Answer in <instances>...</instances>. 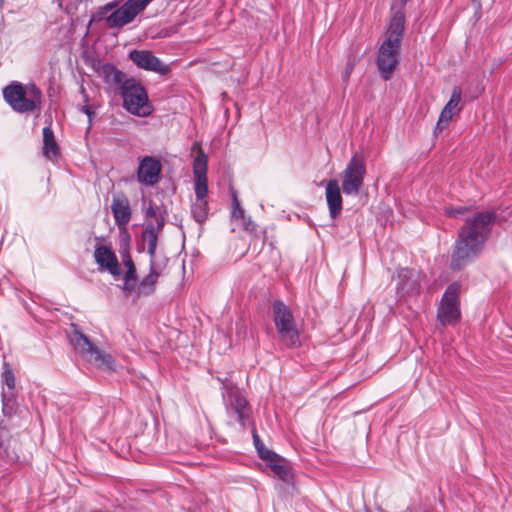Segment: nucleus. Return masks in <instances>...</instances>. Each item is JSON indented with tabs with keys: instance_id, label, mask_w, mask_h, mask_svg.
<instances>
[{
	"instance_id": "36",
	"label": "nucleus",
	"mask_w": 512,
	"mask_h": 512,
	"mask_svg": "<svg viewBox=\"0 0 512 512\" xmlns=\"http://www.w3.org/2000/svg\"><path fill=\"white\" fill-rule=\"evenodd\" d=\"M242 220H243L242 226L246 231L255 230L256 225L254 224V222L251 220L250 217H248V218L245 217V219H242Z\"/></svg>"
},
{
	"instance_id": "28",
	"label": "nucleus",
	"mask_w": 512,
	"mask_h": 512,
	"mask_svg": "<svg viewBox=\"0 0 512 512\" xmlns=\"http://www.w3.org/2000/svg\"><path fill=\"white\" fill-rule=\"evenodd\" d=\"M4 366L5 370L2 373V380L9 390H13L15 388L14 373L7 363H4Z\"/></svg>"
},
{
	"instance_id": "7",
	"label": "nucleus",
	"mask_w": 512,
	"mask_h": 512,
	"mask_svg": "<svg viewBox=\"0 0 512 512\" xmlns=\"http://www.w3.org/2000/svg\"><path fill=\"white\" fill-rule=\"evenodd\" d=\"M273 316L281 341L288 347L299 343V333L290 308L280 300L273 303Z\"/></svg>"
},
{
	"instance_id": "30",
	"label": "nucleus",
	"mask_w": 512,
	"mask_h": 512,
	"mask_svg": "<svg viewBox=\"0 0 512 512\" xmlns=\"http://www.w3.org/2000/svg\"><path fill=\"white\" fill-rule=\"evenodd\" d=\"M232 217L235 219H245V212L243 208L240 206L236 195H233V209H232Z\"/></svg>"
},
{
	"instance_id": "9",
	"label": "nucleus",
	"mask_w": 512,
	"mask_h": 512,
	"mask_svg": "<svg viewBox=\"0 0 512 512\" xmlns=\"http://www.w3.org/2000/svg\"><path fill=\"white\" fill-rule=\"evenodd\" d=\"M366 175V161L361 153H355L342 172V190L345 195L359 194Z\"/></svg>"
},
{
	"instance_id": "31",
	"label": "nucleus",
	"mask_w": 512,
	"mask_h": 512,
	"mask_svg": "<svg viewBox=\"0 0 512 512\" xmlns=\"http://www.w3.org/2000/svg\"><path fill=\"white\" fill-rule=\"evenodd\" d=\"M469 211V208L466 206H458V207H447L445 208V213L449 217H458L462 214H465Z\"/></svg>"
},
{
	"instance_id": "35",
	"label": "nucleus",
	"mask_w": 512,
	"mask_h": 512,
	"mask_svg": "<svg viewBox=\"0 0 512 512\" xmlns=\"http://www.w3.org/2000/svg\"><path fill=\"white\" fill-rule=\"evenodd\" d=\"M279 455L276 454L274 451L268 449L265 451V454H263L260 458L267 463L269 466L270 464L274 463L275 461H279Z\"/></svg>"
},
{
	"instance_id": "33",
	"label": "nucleus",
	"mask_w": 512,
	"mask_h": 512,
	"mask_svg": "<svg viewBox=\"0 0 512 512\" xmlns=\"http://www.w3.org/2000/svg\"><path fill=\"white\" fill-rule=\"evenodd\" d=\"M8 437V431L5 427H0V459L7 455L5 440Z\"/></svg>"
},
{
	"instance_id": "5",
	"label": "nucleus",
	"mask_w": 512,
	"mask_h": 512,
	"mask_svg": "<svg viewBox=\"0 0 512 512\" xmlns=\"http://www.w3.org/2000/svg\"><path fill=\"white\" fill-rule=\"evenodd\" d=\"M70 342L87 362L108 371L116 370L115 359L112 355L100 350L83 333L74 331L70 337Z\"/></svg>"
},
{
	"instance_id": "20",
	"label": "nucleus",
	"mask_w": 512,
	"mask_h": 512,
	"mask_svg": "<svg viewBox=\"0 0 512 512\" xmlns=\"http://www.w3.org/2000/svg\"><path fill=\"white\" fill-rule=\"evenodd\" d=\"M136 14L124 2L122 6L115 9L109 16L106 17V23L110 28H121L131 23Z\"/></svg>"
},
{
	"instance_id": "24",
	"label": "nucleus",
	"mask_w": 512,
	"mask_h": 512,
	"mask_svg": "<svg viewBox=\"0 0 512 512\" xmlns=\"http://www.w3.org/2000/svg\"><path fill=\"white\" fill-rule=\"evenodd\" d=\"M159 276L149 272L138 284L136 288V296H148L151 295L155 291L156 284L158 282Z\"/></svg>"
},
{
	"instance_id": "8",
	"label": "nucleus",
	"mask_w": 512,
	"mask_h": 512,
	"mask_svg": "<svg viewBox=\"0 0 512 512\" xmlns=\"http://www.w3.org/2000/svg\"><path fill=\"white\" fill-rule=\"evenodd\" d=\"M459 282L451 283L442 295L437 308V320L442 326L455 325L461 317Z\"/></svg>"
},
{
	"instance_id": "41",
	"label": "nucleus",
	"mask_w": 512,
	"mask_h": 512,
	"mask_svg": "<svg viewBox=\"0 0 512 512\" xmlns=\"http://www.w3.org/2000/svg\"><path fill=\"white\" fill-rule=\"evenodd\" d=\"M117 5L118 4L116 2H112V3H108L105 8L106 9H112V8L117 7Z\"/></svg>"
},
{
	"instance_id": "29",
	"label": "nucleus",
	"mask_w": 512,
	"mask_h": 512,
	"mask_svg": "<svg viewBox=\"0 0 512 512\" xmlns=\"http://www.w3.org/2000/svg\"><path fill=\"white\" fill-rule=\"evenodd\" d=\"M136 280H137V278L129 279L127 277H124V283H123L121 289L123 290V292L126 295H129L132 292L136 293V288L138 286V285H136Z\"/></svg>"
},
{
	"instance_id": "11",
	"label": "nucleus",
	"mask_w": 512,
	"mask_h": 512,
	"mask_svg": "<svg viewBox=\"0 0 512 512\" xmlns=\"http://www.w3.org/2000/svg\"><path fill=\"white\" fill-rule=\"evenodd\" d=\"M166 215L167 211L162 205H156L151 201L145 209L146 223L141 234V240L142 242H149L151 248H153L154 241L158 240L159 234L165 225Z\"/></svg>"
},
{
	"instance_id": "18",
	"label": "nucleus",
	"mask_w": 512,
	"mask_h": 512,
	"mask_svg": "<svg viewBox=\"0 0 512 512\" xmlns=\"http://www.w3.org/2000/svg\"><path fill=\"white\" fill-rule=\"evenodd\" d=\"M111 211L118 228L120 230H125L132 216L131 206L127 196L124 194L113 196Z\"/></svg>"
},
{
	"instance_id": "16",
	"label": "nucleus",
	"mask_w": 512,
	"mask_h": 512,
	"mask_svg": "<svg viewBox=\"0 0 512 512\" xmlns=\"http://www.w3.org/2000/svg\"><path fill=\"white\" fill-rule=\"evenodd\" d=\"M462 96V90L459 86H455L452 90L451 97L449 101L446 103L444 108L442 109L439 119L436 123V127L434 130V134L442 132L449 125L450 120L452 119L455 113H458L460 108V101Z\"/></svg>"
},
{
	"instance_id": "26",
	"label": "nucleus",
	"mask_w": 512,
	"mask_h": 512,
	"mask_svg": "<svg viewBox=\"0 0 512 512\" xmlns=\"http://www.w3.org/2000/svg\"><path fill=\"white\" fill-rule=\"evenodd\" d=\"M192 215L198 223H202L206 220L208 215V203L207 200H196L192 205Z\"/></svg>"
},
{
	"instance_id": "14",
	"label": "nucleus",
	"mask_w": 512,
	"mask_h": 512,
	"mask_svg": "<svg viewBox=\"0 0 512 512\" xmlns=\"http://www.w3.org/2000/svg\"><path fill=\"white\" fill-rule=\"evenodd\" d=\"M162 165L161 162L152 156L144 157L137 169V180L146 186H154L160 181Z\"/></svg>"
},
{
	"instance_id": "15",
	"label": "nucleus",
	"mask_w": 512,
	"mask_h": 512,
	"mask_svg": "<svg viewBox=\"0 0 512 512\" xmlns=\"http://www.w3.org/2000/svg\"><path fill=\"white\" fill-rule=\"evenodd\" d=\"M94 259L100 269L108 271L114 278L122 275V269L114 251L105 245H97Z\"/></svg>"
},
{
	"instance_id": "40",
	"label": "nucleus",
	"mask_w": 512,
	"mask_h": 512,
	"mask_svg": "<svg viewBox=\"0 0 512 512\" xmlns=\"http://www.w3.org/2000/svg\"><path fill=\"white\" fill-rule=\"evenodd\" d=\"M268 448L265 447L264 444H261L259 447H257V452L259 457H261L263 454H265V451H267Z\"/></svg>"
},
{
	"instance_id": "4",
	"label": "nucleus",
	"mask_w": 512,
	"mask_h": 512,
	"mask_svg": "<svg viewBox=\"0 0 512 512\" xmlns=\"http://www.w3.org/2000/svg\"><path fill=\"white\" fill-rule=\"evenodd\" d=\"M3 98L14 112L20 114L37 113L42 108V91L33 83L17 81L3 88Z\"/></svg>"
},
{
	"instance_id": "27",
	"label": "nucleus",
	"mask_w": 512,
	"mask_h": 512,
	"mask_svg": "<svg viewBox=\"0 0 512 512\" xmlns=\"http://www.w3.org/2000/svg\"><path fill=\"white\" fill-rule=\"evenodd\" d=\"M153 0H127L125 3L136 14H140Z\"/></svg>"
},
{
	"instance_id": "13",
	"label": "nucleus",
	"mask_w": 512,
	"mask_h": 512,
	"mask_svg": "<svg viewBox=\"0 0 512 512\" xmlns=\"http://www.w3.org/2000/svg\"><path fill=\"white\" fill-rule=\"evenodd\" d=\"M207 156L200 150L193 161L194 192L196 200H206L208 195Z\"/></svg>"
},
{
	"instance_id": "2",
	"label": "nucleus",
	"mask_w": 512,
	"mask_h": 512,
	"mask_svg": "<svg viewBox=\"0 0 512 512\" xmlns=\"http://www.w3.org/2000/svg\"><path fill=\"white\" fill-rule=\"evenodd\" d=\"M495 214L483 211L465 219L454 242L451 253V268L460 270L474 262L488 240Z\"/></svg>"
},
{
	"instance_id": "23",
	"label": "nucleus",
	"mask_w": 512,
	"mask_h": 512,
	"mask_svg": "<svg viewBox=\"0 0 512 512\" xmlns=\"http://www.w3.org/2000/svg\"><path fill=\"white\" fill-rule=\"evenodd\" d=\"M43 155L47 159H53L58 155V145L50 126L43 128Z\"/></svg>"
},
{
	"instance_id": "3",
	"label": "nucleus",
	"mask_w": 512,
	"mask_h": 512,
	"mask_svg": "<svg viewBox=\"0 0 512 512\" xmlns=\"http://www.w3.org/2000/svg\"><path fill=\"white\" fill-rule=\"evenodd\" d=\"M405 18L402 13H396L390 20L385 39L377 53V67L380 76L389 80L400 61V48L404 34Z\"/></svg>"
},
{
	"instance_id": "6",
	"label": "nucleus",
	"mask_w": 512,
	"mask_h": 512,
	"mask_svg": "<svg viewBox=\"0 0 512 512\" xmlns=\"http://www.w3.org/2000/svg\"><path fill=\"white\" fill-rule=\"evenodd\" d=\"M119 94L122 97L124 109L129 113L147 117L153 112L145 88L134 78H130L129 82H126Z\"/></svg>"
},
{
	"instance_id": "12",
	"label": "nucleus",
	"mask_w": 512,
	"mask_h": 512,
	"mask_svg": "<svg viewBox=\"0 0 512 512\" xmlns=\"http://www.w3.org/2000/svg\"><path fill=\"white\" fill-rule=\"evenodd\" d=\"M397 294L400 297H415L421 290V273L415 269L401 268L398 271Z\"/></svg>"
},
{
	"instance_id": "42",
	"label": "nucleus",
	"mask_w": 512,
	"mask_h": 512,
	"mask_svg": "<svg viewBox=\"0 0 512 512\" xmlns=\"http://www.w3.org/2000/svg\"><path fill=\"white\" fill-rule=\"evenodd\" d=\"M129 238H130V237H129L128 233H126V239H127V241L129 240Z\"/></svg>"
},
{
	"instance_id": "34",
	"label": "nucleus",
	"mask_w": 512,
	"mask_h": 512,
	"mask_svg": "<svg viewBox=\"0 0 512 512\" xmlns=\"http://www.w3.org/2000/svg\"><path fill=\"white\" fill-rule=\"evenodd\" d=\"M124 266L126 267V273L124 277L129 279L137 278L136 268L132 259H126Z\"/></svg>"
},
{
	"instance_id": "19",
	"label": "nucleus",
	"mask_w": 512,
	"mask_h": 512,
	"mask_svg": "<svg viewBox=\"0 0 512 512\" xmlns=\"http://www.w3.org/2000/svg\"><path fill=\"white\" fill-rule=\"evenodd\" d=\"M325 196L332 219H336L342 211V196L339 183L336 179H330L326 184Z\"/></svg>"
},
{
	"instance_id": "17",
	"label": "nucleus",
	"mask_w": 512,
	"mask_h": 512,
	"mask_svg": "<svg viewBox=\"0 0 512 512\" xmlns=\"http://www.w3.org/2000/svg\"><path fill=\"white\" fill-rule=\"evenodd\" d=\"M130 60L139 68L165 74L168 67L148 50H133L129 53Z\"/></svg>"
},
{
	"instance_id": "1",
	"label": "nucleus",
	"mask_w": 512,
	"mask_h": 512,
	"mask_svg": "<svg viewBox=\"0 0 512 512\" xmlns=\"http://www.w3.org/2000/svg\"><path fill=\"white\" fill-rule=\"evenodd\" d=\"M495 214L483 211L465 219L454 242L451 253V268L460 270L474 262L488 240Z\"/></svg>"
},
{
	"instance_id": "32",
	"label": "nucleus",
	"mask_w": 512,
	"mask_h": 512,
	"mask_svg": "<svg viewBox=\"0 0 512 512\" xmlns=\"http://www.w3.org/2000/svg\"><path fill=\"white\" fill-rule=\"evenodd\" d=\"M355 64H356V60L354 58L348 59L345 69L342 73V79L345 83H347L349 81L350 75H351L352 71L354 70Z\"/></svg>"
},
{
	"instance_id": "39",
	"label": "nucleus",
	"mask_w": 512,
	"mask_h": 512,
	"mask_svg": "<svg viewBox=\"0 0 512 512\" xmlns=\"http://www.w3.org/2000/svg\"><path fill=\"white\" fill-rule=\"evenodd\" d=\"M253 441H254V445H255V448L257 449V447H259L261 444H263V442L261 441L260 437L257 435V433H253Z\"/></svg>"
},
{
	"instance_id": "21",
	"label": "nucleus",
	"mask_w": 512,
	"mask_h": 512,
	"mask_svg": "<svg viewBox=\"0 0 512 512\" xmlns=\"http://www.w3.org/2000/svg\"><path fill=\"white\" fill-rule=\"evenodd\" d=\"M102 75L104 81L113 87L118 93L123 89L126 82H129L131 77H127L125 73L117 69L112 64H104L102 66Z\"/></svg>"
},
{
	"instance_id": "10",
	"label": "nucleus",
	"mask_w": 512,
	"mask_h": 512,
	"mask_svg": "<svg viewBox=\"0 0 512 512\" xmlns=\"http://www.w3.org/2000/svg\"><path fill=\"white\" fill-rule=\"evenodd\" d=\"M218 380L223 383L222 397L227 413L236 414L238 422L244 427L251 411L248 401L236 386L231 383H225L220 378Z\"/></svg>"
},
{
	"instance_id": "22",
	"label": "nucleus",
	"mask_w": 512,
	"mask_h": 512,
	"mask_svg": "<svg viewBox=\"0 0 512 512\" xmlns=\"http://www.w3.org/2000/svg\"><path fill=\"white\" fill-rule=\"evenodd\" d=\"M157 243L158 240H155L153 248H151V244L149 242H143V244L147 245V253L150 256L149 272L161 277L165 274V270L168 264V258L163 255H157Z\"/></svg>"
},
{
	"instance_id": "25",
	"label": "nucleus",
	"mask_w": 512,
	"mask_h": 512,
	"mask_svg": "<svg viewBox=\"0 0 512 512\" xmlns=\"http://www.w3.org/2000/svg\"><path fill=\"white\" fill-rule=\"evenodd\" d=\"M273 473L283 482H290L292 479V471L289 463L282 457H279V461H275L274 463L268 466Z\"/></svg>"
},
{
	"instance_id": "38",
	"label": "nucleus",
	"mask_w": 512,
	"mask_h": 512,
	"mask_svg": "<svg viewBox=\"0 0 512 512\" xmlns=\"http://www.w3.org/2000/svg\"><path fill=\"white\" fill-rule=\"evenodd\" d=\"M120 254L122 257L123 264H125L126 259H132L129 253L128 244L126 243L125 248H121Z\"/></svg>"
},
{
	"instance_id": "37",
	"label": "nucleus",
	"mask_w": 512,
	"mask_h": 512,
	"mask_svg": "<svg viewBox=\"0 0 512 512\" xmlns=\"http://www.w3.org/2000/svg\"><path fill=\"white\" fill-rule=\"evenodd\" d=\"M83 113H85L87 116H88V119H89V127L91 126L92 124V117L94 116V111L91 109L90 106L88 105H85L83 107H81L80 109Z\"/></svg>"
}]
</instances>
